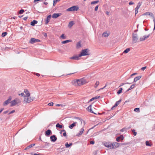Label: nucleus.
Returning <instances> with one entry per match:
<instances>
[{
    "label": "nucleus",
    "instance_id": "50",
    "mask_svg": "<svg viewBox=\"0 0 155 155\" xmlns=\"http://www.w3.org/2000/svg\"><path fill=\"white\" fill-rule=\"evenodd\" d=\"M138 9L137 8H135V15H136L138 13Z\"/></svg>",
    "mask_w": 155,
    "mask_h": 155
},
{
    "label": "nucleus",
    "instance_id": "38",
    "mask_svg": "<svg viewBox=\"0 0 155 155\" xmlns=\"http://www.w3.org/2000/svg\"><path fill=\"white\" fill-rule=\"evenodd\" d=\"M141 3H142L141 2H139L138 3L137 5L136 8L139 9L140 8V6L141 5Z\"/></svg>",
    "mask_w": 155,
    "mask_h": 155
},
{
    "label": "nucleus",
    "instance_id": "14",
    "mask_svg": "<svg viewBox=\"0 0 155 155\" xmlns=\"http://www.w3.org/2000/svg\"><path fill=\"white\" fill-rule=\"evenodd\" d=\"M51 15H48L46 19L45 20V24H47L49 22L50 19H51Z\"/></svg>",
    "mask_w": 155,
    "mask_h": 155
},
{
    "label": "nucleus",
    "instance_id": "57",
    "mask_svg": "<svg viewBox=\"0 0 155 155\" xmlns=\"http://www.w3.org/2000/svg\"><path fill=\"white\" fill-rule=\"evenodd\" d=\"M98 5H97L95 7V9H94V10L95 11H97V9H98Z\"/></svg>",
    "mask_w": 155,
    "mask_h": 155
},
{
    "label": "nucleus",
    "instance_id": "18",
    "mask_svg": "<svg viewBox=\"0 0 155 155\" xmlns=\"http://www.w3.org/2000/svg\"><path fill=\"white\" fill-rule=\"evenodd\" d=\"M51 134V131L49 129L48 130L45 132V134L46 136H49Z\"/></svg>",
    "mask_w": 155,
    "mask_h": 155
},
{
    "label": "nucleus",
    "instance_id": "47",
    "mask_svg": "<svg viewBox=\"0 0 155 155\" xmlns=\"http://www.w3.org/2000/svg\"><path fill=\"white\" fill-rule=\"evenodd\" d=\"M60 0H54L53 1V5L54 6L55 5V4L56 3L58 2H59L60 1Z\"/></svg>",
    "mask_w": 155,
    "mask_h": 155
},
{
    "label": "nucleus",
    "instance_id": "52",
    "mask_svg": "<svg viewBox=\"0 0 155 155\" xmlns=\"http://www.w3.org/2000/svg\"><path fill=\"white\" fill-rule=\"evenodd\" d=\"M18 95H19V96L21 95V96H23V97H24V96H25V94H24V93H21V94H18Z\"/></svg>",
    "mask_w": 155,
    "mask_h": 155
},
{
    "label": "nucleus",
    "instance_id": "6",
    "mask_svg": "<svg viewBox=\"0 0 155 155\" xmlns=\"http://www.w3.org/2000/svg\"><path fill=\"white\" fill-rule=\"evenodd\" d=\"M132 38L133 42L134 43L137 42L138 40L137 34H134V33H133Z\"/></svg>",
    "mask_w": 155,
    "mask_h": 155
},
{
    "label": "nucleus",
    "instance_id": "59",
    "mask_svg": "<svg viewBox=\"0 0 155 155\" xmlns=\"http://www.w3.org/2000/svg\"><path fill=\"white\" fill-rule=\"evenodd\" d=\"M45 145H47V146H49L50 144L49 143H48L47 142H45Z\"/></svg>",
    "mask_w": 155,
    "mask_h": 155
},
{
    "label": "nucleus",
    "instance_id": "13",
    "mask_svg": "<svg viewBox=\"0 0 155 155\" xmlns=\"http://www.w3.org/2000/svg\"><path fill=\"white\" fill-rule=\"evenodd\" d=\"M61 14L60 13H54L52 15V17L53 18H56L61 15Z\"/></svg>",
    "mask_w": 155,
    "mask_h": 155
},
{
    "label": "nucleus",
    "instance_id": "42",
    "mask_svg": "<svg viewBox=\"0 0 155 155\" xmlns=\"http://www.w3.org/2000/svg\"><path fill=\"white\" fill-rule=\"evenodd\" d=\"M63 132H64L63 133V135L64 137H66L67 135L66 130H62Z\"/></svg>",
    "mask_w": 155,
    "mask_h": 155
},
{
    "label": "nucleus",
    "instance_id": "11",
    "mask_svg": "<svg viewBox=\"0 0 155 155\" xmlns=\"http://www.w3.org/2000/svg\"><path fill=\"white\" fill-rule=\"evenodd\" d=\"M150 35L149 34L148 35H145L143 37H140V41H143L145 40L146 38H148L150 36Z\"/></svg>",
    "mask_w": 155,
    "mask_h": 155
},
{
    "label": "nucleus",
    "instance_id": "19",
    "mask_svg": "<svg viewBox=\"0 0 155 155\" xmlns=\"http://www.w3.org/2000/svg\"><path fill=\"white\" fill-rule=\"evenodd\" d=\"M24 92L26 94V96H25L27 97H30V94L29 93V91L27 89H25L24 91Z\"/></svg>",
    "mask_w": 155,
    "mask_h": 155
},
{
    "label": "nucleus",
    "instance_id": "15",
    "mask_svg": "<svg viewBox=\"0 0 155 155\" xmlns=\"http://www.w3.org/2000/svg\"><path fill=\"white\" fill-rule=\"evenodd\" d=\"M112 143V144H113V146L114 147V149L117 148L119 146V143H118L114 142Z\"/></svg>",
    "mask_w": 155,
    "mask_h": 155
},
{
    "label": "nucleus",
    "instance_id": "37",
    "mask_svg": "<svg viewBox=\"0 0 155 155\" xmlns=\"http://www.w3.org/2000/svg\"><path fill=\"white\" fill-rule=\"evenodd\" d=\"M99 81H96L94 86V87L95 88H96L97 87V86L99 85Z\"/></svg>",
    "mask_w": 155,
    "mask_h": 155
},
{
    "label": "nucleus",
    "instance_id": "8",
    "mask_svg": "<svg viewBox=\"0 0 155 155\" xmlns=\"http://www.w3.org/2000/svg\"><path fill=\"white\" fill-rule=\"evenodd\" d=\"M29 97H27V96H24V103H29L30 102H31V100H29Z\"/></svg>",
    "mask_w": 155,
    "mask_h": 155
},
{
    "label": "nucleus",
    "instance_id": "29",
    "mask_svg": "<svg viewBox=\"0 0 155 155\" xmlns=\"http://www.w3.org/2000/svg\"><path fill=\"white\" fill-rule=\"evenodd\" d=\"M100 97V96H96V97H93L88 102H91V101L94 100V99H97V98H99Z\"/></svg>",
    "mask_w": 155,
    "mask_h": 155
},
{
    "label": "nucleus",
    "instance_id": "34",
    "mask_svg": "<svg viewBox=\"0 0 155 155\" xmlns=\"http://www.w3.org/2000/svg\"><path fill=\"white\" fill-rule=\"evenodd\" d=\"M72 145V143H70L69 144H68V143H67L65 144V146H66V147L67 148L69 147H70Z\"/></svg>",
    "mask_w": 155,
    "mask_h": 155
},
{
    "label": "nucleus",
    "instance_id": "1",
    "mask_svg": "<svg viewBox=\"0 0 155 155\" xmlns=\"http://www.w3.org/2000/svg\"><path fill=\"white\" fill-rule=\"evenodd\" d=\"M142 15H147L150 16L151 18L153 19V21L154 24L153 30H155V19L154 18V15L151 12H147L142 14Z\"/></svg>",
    "mask_w": 155,
    "mask_h": 155
},
{
    "label": "nucleus",
    "instance_id": "58",
    "mask_svg": "<svg viewBox=\"0 0 155 155\" xmlns=\"http://www.w3.org/2000/svg\"><path fill=\"white\" fill-rule=\"evenodd\" d=\"M90 143L91 144H94V141H90Z\"/></svg>",
    "mask_w": 155,
    "mask_h": 155
},
{
    "label": "nucleus",
    "instance_id": "60",
    "mask_svg": "<svg viewBox=\"0 0 155 155\" xmlns=\"http://www.w3.org/2000/svg\"><path fill=\"white\" fill-rule=\"evenodd\" d=\"M134 4V2H129V4L130 5H133Z\"/></svg>",
    "mask_w": 155,
    "mask_h": 155
},
{
    "label": "nucleus",
    "instance_id": "45",
    "mask_svg": "<svg viewBox=\"0 0 155 155\" xmlns=\"http://www.w3.org/2000/svg\"><path fill=\"white\" fill-rule=\"evenodd\" d=\"M146 144L147 146H151V145L150 144V142L148 141H146Z\"/></svg>",
    "mask_w": 155,
    "mask_h": 155
},
{
    "label": "nucleus",
    "instance_id": "56",
    "mask_svg": "<svg viewBox=\"0 0 155 155\" xmlns=\"http://www.w3.org/2000/svg\"><path fill=\"white\" fill-rule=\"evenodd\" d=\"M147 68V67L145 66V67H142L141 68V70H142V71H144L145 69H146Z\"/></svg>",
    "mask_w": 155,
    "mask_h": 155
},
{
    "label": "nucleus",
    "instance_id": "64",
    "mask_svg": "<svg viewBox=\"0 0 155 155\" xmlns=\"http://www.w3.org/2000/svg\"><path fill=\"white\" fill-rule=\"evenodd\" d=\"M124 130H125V129L124 128H123L120 130V131L123 132L124 131Z\"/></svg>",
    "mask_w": 155,
    "mask_h": 155
},
{
    "label": "nucleus",
    "instance_id": "10",
    "mask_svg": "<svg viewBox=\"0 0 155 155\" xmlns=\"http://www.w3.org/2000/svg\"><path fill=\"white\" fill-rule=\"evenodd\" d=\"M50 138L51 141L54 142L57 140V137L55 135H53L51 136Z\"/></svg>",
    "mask_w": 155,
    "mask_h": 155
},
{
    "label": "nucleus",
    "instance_id": "43",
    "mask_svg": "<svg viewBox=\"0 0 155 155\" xmlns=\"http://www.w3.org/2000/svg\"><path fill=\"white\" fill-rule=\"evenodd\" d=\"M60 38L63 39H65L66 38V37L65 36V35L64 34H62Z\"/></svg>",
    "mask_w": 155,
    "mask_h": 155
},
{
    "label": "nucleus",
    "instance_id": "61",
    "mask_svg": "<svg viewBox=\"0 0 155 155\" xmlns=\"http://www.w3.org/2000/svg\"><path fill=\"white\" fill-rule=\"evenodd\" d=\"M137 73H133V74H132L131 75H130V77H132V76H133V75H137Z\"/></svg>",
    "mask_w": 155,
    "mask_h": 155
},
{
    "label": "nucleus",
    "instance_id": "51",
    "mask_svg": "<svg viewBox=\"0 0 155 155\" xmlns=\"http://www.w3.org/2000/svg\"><path fill=\"white\" fill-rule=\"evenodd\" d=\"M54 104V103L53 102H51L50 103H49L48 105L49 106H53Z\"/></svg>",
    "mask_w": 155,
    "mask_h": 155
},
{
    "label": "nucleus",
    "instance_id": "55",
    "mask_svg": "<svg viewBox=\"0 0 155 155\" xmlns=\"http://www.w3.org/2000/svg\"><path fill=\"white\" fill-rule=\"evenodd\" d=\"M106 86H107V84H106L104 87H103L102 88H101L98 90L100 91V90H103L104 88H105L106 87Z\"/></svg>",
    "mask_w": 155,
    "mask_h": 155
},
{
    "label": "nucleus",
    "instance_id": "28",
    "mask_svg": "<svg viewBox=\"0 0 155 155\" xmlns=\"http://www.w3.org/2000/svg\"><path fill=\"white\" fill-rule=\"evenodd\" d=\"M71 41H72L71 40H68L62 41L61 43L62 44H65L68 42H71Z\"/></svg>",
    "mask_w": 155,
    "mask_h": 155
},
{
    "label": "nucleus",
    "instance_id": "5",
    "mask_svg": "<svg viewBox=\"0 0 155 155\" xmlns=\"http://www.w3.org/2000/svg\"><path fill=\"white\" fill-rule=\"evenodd\" d=\"M104 145L106 147L109 148L110 149H114L113 144L112 143L110 142H108L104 143Z\"/></svg>",
    "mask_w": 155,
    "mask_h": 155
},
{
    "label": "nucleus",
    "instance_id": "3",
    "mask_svg": "<svg viewBox=\"0 0 155 155\" xmlns=\"http://www.w3.org/2000/svg\"><path fill=\"white\" fill-rule=\"evenodd\" d=\"M74 83L76 82L78 85H83L87 83L86 80L83 78L80 79L76 80L74 81Z\"/></svg>",
    "mask_w": 155,
    "mask_h": 155
},
{
    "label": "nucleus",
    "instance_id": "31",
    "mask_svg": "<svg viewBox=\"0 0 155 155\" xmlns=\"http://www.w3.org/2000/svg\"><path fill=\"white\" fill-rule=\"evenodd\" d=\"M135 86V84H133L132 85L130 86V87L126 91V92H127L129 91V90L133 89V88H134V87Z\"/></svg>",
    "mask_w": 155,
    "mask_h": 155
},
{
    "label": "nucleus",
    "instance_id": "7",
    "mask_svg": "<svg viewBox=\"0 0 155 155\" xmlns=\"http://www.w3.org/2000/svg\"><path fill=\"white\" fill-rule=\"evenodd\" d=\"M40 40L38 39H36L34 38H31L29 41L30 43L33 44L38 42H40Z\"/></svg>",
    "mask_w": 155,
    "mask_h": 155
},
{
    "label": "nucleus",
    "instance_id": "44",
    "mask_svg": "<svg viewBox=\"0 0 155 155\" xmlns=\"http://www.w3.org/2000/svg\"><path fill=\"white\" fill-rule=\"evenodd\" d=\"M99 2V1L98 0L94 1L91 2V4H96V3H98Z\"/></svg>",
    "mask_w": 155,
    "mask_h": 155
},
{
    "label": "nucleus",
    "instance_id": "9",
    "mask_svg": "<svg viewBox=\"0 0 155 155\" xmlns=\"http://www.w3.org/2000/svg\"><path fill=\"white\" fill-rule=\"evenodd\" d=\"M18 99L17 98H15V100H13L11 102V106L12 107L18 103L17 101H18Z\"/></svg>",
    "mask_w": 155,
    "mask_h": 155
},
{
    "label": "nucleus",
    "instance_id": "2",
    "mask_svg": "<svg viewBox=\"0 0 155 155\" xmlns=\"http://www.w3.org/2000/svg\"><path fill=\"white\" fill-rule=\"evenodd\" d=\"M90 54L89 50L88 49H85L82 50L81 53L79 55V57L83 56L88 55Z\"/></svg>",
    "mask_w": 155,
    "mask_h": 155
},
{
    "label": "nucleus",
    "instance_id": "16",
    "mask_svg": "<svg viewBox=\"0 0 155 155\" xmlns=\"http://www.w3.org/2000/svg\"><path fill=\"white\" fill-rule=\"evenodd\" d=\"M84 131V129L83 128H81L79 133L76 135V136L77 137H79L80 136H81L83 133Z\"/></svg>",
    "mask_w": 155,
    "mask_h": 155
},
{
    "label": "nucleus",
    "instance_id": "26",
    "mask_svg": "<svg viewBox=\"0 0 155 155\" xmlns=\"http://www.w3.org/2000/svg\"><path fill=\"white\" fill-rule=\"evenodd\" d=\"M109 34L106 32H104L102 35V36L104 37H107L109 35Z\"/></svg>",
    "mask_w": 155,
    "mask_h": 155
},
{
    "label": "nucleus",
    "instance_id": "20",
    "mask_svg": "<svg viewBox=\"0 0 155 155\" xmlns=\"http://www.w3.org/2000/svg\"><path fill=\"white\" fill-rule=\"evenodd\" d=\"M91 107H92V105H90L87 108V110L88 111H90V112H91L92 113H94V114H95V113H94L92 110V109H91Z\"/></svg>",
    "mask_w": 155,
    "mask_h": 155
},
{
    "label": "nucleus",
    "instance_id": "30",
    "mask_svg": "<svg viewBox=\"0 0 155 155\" xmlns=\"http://www.w3.org/2000/svg\"><path fill=\"white\" fill-rule=\"evenodd\" d=\"M81 47V42L79 41L76 44V48H79Z\"/></svg>",
    "mask_w": 155,
    "mask_h": 155
},
{
    "label": "nucleus",
    "instance_id": "39",
    "mask_svg": "<svg viewBox=\"0 0 155 155\" xmlns=\"http://www.w3.org/2000/svg\"><path fill=\"white\" fill-rule=\"evenodd\" d=\"M134 111L137 112H139L140 111V108H136L134 109Z\"/></svg>",
    "mask_w": 155,
    "mask_h": 155
},
{
    "label": "nucleus",
    "instance_id": "24",
    "mask_svg": "<svg viewBox=\"0 0 155 155\" xmlns=\"http://www.w3.org/2000/svg\"><path fill=\"white\" fill-rule=\"evenodd\" d=\"M38 23V21L36 20H34L31 22V25L32 26H34L35 24Z\"/></svg>",
    "mask_w": 155,
    "mask_h": 155
},
{
    "label": "nucleus",
    "instance_id": "49",
    "mask_svg": "<svg viewBox=\"0 0 155 155\" xmlns=\"http://www.w3.org/2000/svg\"><path fill=\"white\" fill-rule=\"evenodd\" d=\"M24 12V10L23 9H21L20 10L19 14H22Z\"/></svg>",
    "mask_w": 155,
    "mask_h": 155
},
{
    "label": "nucleus",
    "instance_id": "17",
    "mask_svg": "<svg viewBox=\"0 0 155 155\" xmlns=\"http://www.w3.org/2000/svg\"><path fill=\"white\" fill-rule=\"evenodd\" d=\"M124 137L122 135H120L117 138L116 140L117 141L119 142L120 139L122 140L124 139Z\"/></svg>",
    "mask_w": 155,
    "mask_h": 155
},
{
    "label": "nucleus",
    "instance_id": "46",
    "mask_svg": "<svg viewBox=\"0 0 155 155\" xmlns=\"http://www.w3.org/2000/svg\"><path fill=\"white\" fill-rule=\"evenodd\" d=\"M135 130L134 129H132V131L134 133V136H136L137 135V132H135Z\"/></svg>",
    "mask_w": 155,
    "mask_h": 155
},
{
    "label": "nucleus",
    "instance_id": "40",
    "mask_svg": "<svg viewBox=\"0 0 155 155\" xmlns=\"http://www.w3.org/2000/svg\"><path fill=\"white\" fill-rule=\"evenodd\" d=\"M132 82H127L126 83H122L120 85V86L119 87H120V86H123V85H124V84H131V83H132Z\"/></svg>",
    "mask_w": 155,
    "mask_h": 155
},
{
    "label": "nucleus",
    "instance_id": "4",
    "mask_svg": "<svg viewBox=\"0 0 155 155\" xmlns=\"http://www.w3.org/2000/svg\"><path fill=\"white\" fill-rule=\"evenodd\" d=\"M79 9V7L78 5L73 6L67 9V11H77Z\"/></svg>",
    "mask_w": 155,
    "mask_h": 155
},
{
    "label": "nucleus",
    "instance_id": "22",
    "mask_svg": "<svg viewBox=\"0 0 155 155\" xmlns=\"http://www.w3.org/2000/svg\"><path fill=\"white\" fill-rule=\"evenodd\" d=\"M142 76H137L134 79V82H136L138 80H140Z\"/></svg>",
    "mask_w": 155,
    "mask_h": 155
},
{
    "label": "nucleus",
    "instance_id": "33",
    "mask_svg": "<svg viewBox=\"0 0 155 155\" xmlns=\"http://www.w3.org/2000/svg\"><path fill=\"white\" fill-rule=\"evenodd\" d=\"M121 101V99H120L119 101H117L116 102V103H115L114 105L115 106L117 107L120 103Z\"/></svg>",
    "mask_w": 155,
    "mask_h": 155
},
{
    "label": "nucleus",
    "instance_id": "62",
    "mask_svg": "<svg viewBox=\"0 0 155 155\" xmlns=\"http://www.w3.org/2000/svg\"><path fill=\"white\" fill-rule=\"evenodd\" d=\"M8 110H6V111H5L3 113L4 114H6L7 113H8Z\"/></svg>",
    "mask_w": 155,
    "mask_h": 155
},
{
    "label": "nucleus",
    "instance_id": "21",
    "mask_svg": "<svg viewBox=\"0 0 155 155\" xmlns=\"http://www.w3.org/2000/svg\"><path fill=\"white\" fill-rule=\"evenodd\" d=\"M77 124V122H74L71 125L69 126L68 127L71 129H72L73 127L75 126L76 124Z\"/></svg>",
    "mask_w": 155,
    "mask_h": 155
},
{
    "label": "nucleus",
    "instance_id": "32",
    "mask_svg": "<svg viewBox=\"0 0 155 155\" xmlns=\"http://www.w3.org/2000/svg\"><path fill=\"white\" fill-rule=\"evenodd\" d=\"M56 127L57 128H62L63 127V126L62 125L60 124L59 123H57L56 125Z\"/></svg>",
    "mask_w": 155,
    "mask_h": 155
},
{
    "label": "nucleus",
    "instance_id": "54",
    "mask_svg": "<svg viewBox=\"0 0 155 155\" xmlns=\"http://www.w3.org/2000/svg\"><path fill=\"white\" fill-rule=\"evenodd\" d=\"M56 106H61V107H63L64 106L63 104H57L56 105Z\"/></svg>",
    "mask_w": 155,
    "mask_h": 155
},
{
    "label": "nucleus",
    "instance_id": "48",
    "mask_svg": "<svg viewBox=\"0 0 155 155\" xmlns=\"http://www.w3.org/2000/svg\"><path fill=\"white\" fill-rule=\"evenodd\" d=\"M29 100H31V101H33L35 99V97H30L29 98Z\"/></svg>",
    "mask_w": 155,
    "mask_h": 155
},
{
    "label": "nucleus",
    "instance_id": "41",
    "mask_svg": "<svg viewBox=\"0 0 155 155\" xmlns=\"http://www.w3.org/2000/svg\"><path fill=\"white\" fill-rule=\"evenodd\" d=\"M7 34V33L6 32H4L2 33V37H5Z\"/></svg>",
    "mask_w": 155,
    "mask_h": 155
},
{
    "label": "nucleus",
    "instance_id": "53",
    "mask_svg": "<svg viewBox=\"0 0 155 155\" xmlns=\"http://www.w3.org/2000/svg\"><path fill=\"white\" fill-rule=\"evenodd\" d=\"M15 112V110H12V111H11V112H10L9 113H8V114H12L13 113H14V112Z\"/></svg>",
    "mask_w": 155,
    "mask_h": 155
},
{
    "label": "nucleus",
    "instance_id": "27",
    "mask_svg": "<svg viewBox=\"0 0 155 155\" xmlns=\"http://www.w3.org/2000/svg\"><path fill=\"white\" fill-rule=\"evenodd\" d=\"M74 23L73 21H71L69 22V23L68 25V27L69 28H71L74 25Z\"/></svg>",
    "mask_w": 155,
    "mask_h": 155
},
{
    "label": "nucleus",
    "instance_id": "35",
    "mask_svg": "<svg viewBox=\"0 0 155 155\" xmlns=\"http://www.w3.org/2000/svg\"><path fill=\"white\" fill-rule=\"evenodd\" d=\"M130 48H128L124 51L123 53L125 54L127 53L130 51Z\"/></svg>",
    "mask_w": 155,
    "mask_h": 155
},
{
    "label": "nucleus",
    "instance_id": "12",
    "mask_svg": "<svg viewBox=\"0 0 155 155\" xmlns=\"http://www.w3.org/2000/svg\"><path fill=\"white\" fill-rule=\"evenodd\" d=\"M12 98V97L11 96L9 97L8 99L4 102L3 104L5 106L8 104L9 103L10 101H11Z\"/></svg>",
    "mask_w": 155,
    "mask_h": 155
},
{
    "label": "nucleus",
    "instance_id": "36",
    "mask_svg": "<svg viewBox=\"0 0 155 155\" xmlns=\"http://www.w3.org/2000/svg\"><path fill=\"white\" fill-rule=\"evenodd\" d=\"M122 90L123 88H120L119 90L117 92V94H120L122 92Z\"/></svg>",
    "mask_w": 155,
    "mask_h": 155
},
{
    "label": "nucleus",
    "instance_id": "25",
    "mask_svg": "<svg viewBox=\"0 0 155 155\" xmlns=\"http://www.w3.org/2000/svg\"><path fill=\"white\" fill-rule=\"evenodd\" d=\"M35 145V143H33L32 144L28 146H27L25 149V150H28L32 147L33 146H34Z\"/></svg>",
    "mask_w": 155,
    "mask_h": 155
},
{
    "label": "nucleus",
    "instance_id": "23",
    "mask_svg": "<svg viewBox=\"0 0 155 155\" xmlns=\"http://www.w3.org/2000/svg\"><path fill=\"white\" fill-rule=\"evenodd\" d=\"M79 56H75L71 57L70 58V59H71L75 60H78L79 59Z\"/></svg>",
    "mask_w": 155,
    "mask_h": 155
},
{
    "label": "nucleus",
    "instance_id": "63",
    "mask_svg": "<svg viewBox=\"0 0 155 155\" xmlns=\"http://www.w3.org/2000/svg\"><path fill=\"white\" fill-rule=\"evenodd\" d=\"M28 18V17H25L24 18H23V19L24 20H26Z\"/></svg>",
    "mask_w": 155,
    "mask_h": 155
}]
</instances>
